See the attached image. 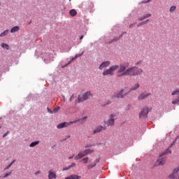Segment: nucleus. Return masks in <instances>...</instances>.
Here are the masks:
<instances>
[{"label":"nucleus","instance_id":"f257e3e1","mask_svg":"<svg viewBox=\"0 0 179 179\" xmlns=\"http://www.w3.org/2000/svg\"><path fill=\"white\" fill-rule=\"evenodd\" d=\"M143 73V69L134 66L127 69V76H138Z\"/></svg>","mask_w":179,"mask_h":179},{"label":"nucleus","instance_id":"f03ea898","mask_svg":"<svg viewBox=\"0 0 179 179\" xmlns=\"http://www.w3.org/2000/svg\"><path fill=\"white\" fill-rule=\"evenodd\" d=\"M114 66H116L115 71L117 78H122L123 76H127V66L124 64H115Z\"/></svg>","mask_w":179,"mask_h":179},{"label":"nucleus","instance_id":"7ed1b4c3","mask_svg":"<svg viewBox=\"0 0 179 179\" xmlns=\"http://www.w3.org/2000/svg\"><path fill=\"white\" fill-rule=\"evenodd\" d=\"M91 97H93V94L90 91H87L83 94H79L76 100V104H78V103H83V101H86V100H89Z\"/></svg>","mask_w":179,"mask_h":179},{"label":"nucleus","instance_id":"20e7f679","mask_svg":"<svg viewBox=\"0 0 179 179\" xmlns=\"http://www.w3.org/2000/svg\"><path fill=\"white\" fill-rule=\"evenodd\" d=\"M117 113L110 115L109 118L104 121L105 125H106V127H113L115 122V120H117Z\"/></svg>","mask_w":179,"mask_h":179},{"label":"nucleus","instance_id":"39448f33","mask_svg":"<svg viewBox=\"0 0 179 179\" xmlns=\"http://www.w3.org/2000/svg\"><path fill=\"white\" fill-rule=\"evenodd\" d=\"M116 69H117V66H115L114 65H113L109 69L103 71L102 73V75L103 76H113L114 75V72H115Z\"/></svg>","mask_w":179,"mask_h":179},{"label":"nucleus","instance_id":"423d86ee","mask_svg":"<svg viewBox=\"0 0 179 179\" xmlns=\"http://www.w3.org/2000/svg\"><path fill=\"white\" fill-rule=\"evenodd\" d=\"M128 92L124 94V90H120L119 92H114L111 95V99H124Z\"/></svg>","mask_w":179,"mask_h":179},{"label":"nucleus","instance_id":"0eeeda50","mask_svg":"<svg viewBox=\"0 0 179 179\" xmlns=\"http://www.w3.org/2000/svg\"><path fill=\"white\" fill-rule=\"evenodd\" d=\"M164 155H166V152L159 156L156 163L157 166H163L166 164V157H163Z\"/></svg>","mask_w":179,"mask_h":179},{"label":"nucleus","instance_id":"6e6552de","mask_svg":"<svg viewBox=\"0 0 179 179\" xmlns=\"http://www.w3.org/2000/svg\"><path fill=\"white\" fill-rule=\"evenodd\" d=\"M148 114H149V108L148 107H145L141 111V113L139 114V117H140V118H145V117H148Z\"/></svg>","mask_w":179,"mask_h":179},{"label":"nucleus","instance_id":"1a4fd4ad","mask_svg":"<svg viewBox=\"0 0 179 179\" xmlns=\"http://www.w3.org/2000/svg\"><path fill=\"white\" fill-rule=\"evenodd\" d=\"M110 64H111V62L105 61L100 64L99 69L101 71L104 69V68H107V66H109Z\"/></svg>","mask_w":179,"mask_h":179},{"label":"nucleus","instance_id":"9d476101","mask_svg":"<svg viewBox=\"0 0 179 179\" xmlns=\"http://www.w3.org/2000/svg\"><path fill=\"white\" fill-rule=\"evenodd\" d=\"M149 96H152V94L150 93L146 94L145 92H143L140 95H138V100H143V99H148Z\"/></svg>","mask_w":179,"mask_h":179},{"label":"nucleus","instance_id":"9b49d317","mask_svg":"<svg viewBox=\"0 0 179 179\" xmlns=\"http://www.w3.org/2000/svg\"><path fill=\"white\" fill-rule=\"evenodd\" d=\"M71 124H72V123H71V122H63V123L59 124L57 125V128H58L59 129H62V128H65L66 127H69V125H71Z\"/></svg>","mask_w":179,"mask_h":179},{"label":"nucleus","instance_id":"f8f14e48","mask_svg":"<svg viewBox=\"0 0 179 179\" xmlns=\"http://www.w3.org/2000/svg\"><path fill=\"white\" fill-rule=\"evenodd\" d=\"M107 129V126H100L97 127L95 130H94V134H97L99 132H101V131H106Z\"/></svg>","mask_w":179,"mask_h":179},{"label":"nucleus","instance_id":"ddd939ff","mask_svg":"<svg viewBox=\"0 0 179 179\" xmlns=\"http://www.w3.org/2000/svg\"><path fill=\"white\" fill-rule=\"evenodd\" d=\"M86 120H87V117H82L80 119H78L77 120L70 122V124H75L76 122H81V124H83V122H85V121H86Z\"/></svg>","mask_w":179,"mask_h":179},{"label":"nucleus","instance_id":"4468645a","mask_svg":"<svg viewBox=\"0 0 179 179\" xmlns=\"http://www.w3.org/2000/svg\"><path fill=\"white\" fill-rule=\"evenodd\" d=\"M85 156H86V155L85 154V151L80 152L78 153V155H76L74 157V159H75V160H79V159H82L83 157H85Z\"/></svg>","mask_w":179,"mask_h":179},{"label":"nucleus","instance_id":"2eb2a0df","mask_svg":"<svg viewBox=\"0 0 179 179\" xmlns=\"http://www.w3.org/2000/svg\"><path fill=\"white\" fill-rule=\"evenodd\" d=\"M48 173H49V175H48L49 179L57 178V175L55 174V173L52 172V171H50Z\"/></svg>","mask_w":179,"mask_h":179},{"label":"nucleus","instance_id":"dca6fc26","mask_svg":"<svg viewBox=\"0 0 179 179\" xmlns=\"http://www.w3.org/2000/svg\"><path fill=\"white\" fill-rule=\"evenodd\" d=\"M94 152V149H87L84 150V153L85 154V156H87V155H91V153H93Z\"/></svg>","mask_w":179,"mask_h":179},{"label":"nucleus","instance_id":"f3484780","mask_svg":"<svg viewBox=\"0 0 179 179\" xmlns=\"http://www.w3.org/2000/svg\"><path fill=\"white\" fill-rule=\"evenodd\" d=\"M82 55H83V52L80 55H76V57L74 58L71 59V60H70L69 62V63L67 64H66L64 66H68V65H69V64H71V62H72V61H73V59H76V58H78V57H82Z\"/></svg>","mask_w":179,"mask_h":179},{"label":"nucleus","instance_id":"a211bd4d","mask_svg":"<svg viewBox=\"0 0 179 179\" xmlns=\"http://www.w3.org/2000/svg\"><path fill=\"white\" fill-rule=\"evenodd\" d=\"M69 13H70L71 16H72L73 17L76 16V15H78V12L75 9L71 10L69 11Z\"/></svg>","mask_w":179,"mask_h":179},{"label":"nucleus","instance_id":"6ab92c4d","mask_svg":"<svg viewBox=\"0 0 179 179\" xmlns=\"http://www.w3.org/2000/svg\"><path fill=\"white\" fill-rule=\"evenodd\" d=\"M150 16H152V14H147L138 18V20L140 21L145 20V19H148V17H150Z\"/></svg>","mask_w":179,"mask_h":179},{"label":"nucleus","instance_id":"aec40b11","mask_svg":"<svg viewBox=\"0 0 179 179\" xmlns=\"http://www.w3.org/2000/svg\"><path fill=\"white\" fill-rule=\"evenodd\" d=\"M139 83H136L129 92H132V90H138L139 89Z\"/></svg>","mask_w":179,"mask_h":179},{"label":"nucleus","instance_id":"412c9836","mask_svg":"<svg viewBox=\"0 0 179 179\" xmlns=\"http://www.w3.org/2000/svg\"><path fill=\"white\" fill-rule=\"evenodd\" d=\"M16 31H19V27L15 26L10 29V33H16Z\"/></svg>","mask_w":179,"mask_h":179},{"label":"nucleus","instance_id":"4be33fe9","mask_svg":"<svg viewBox=\"0 0 179 179\" xmlns=\"http://www.w3.org/2000/svg\"><path fill=\"white\" fill-rule=\"evenodd\" d=\"M8 34H9V30L6 29L0 34V37H5V36H8Z\"/></svg>","mask_w":179,"mask_h":179},{"label":"nucleus","instance_id":"5701e85b","mask_svg":"<svg viewBox=\"0 0 179 179\" xmlns=\"http://www.w3.org/2000/svg\"><path fill=\"white\" fill-rule=\"evenodd\" d=\"M96 164H97V162H94V163H92V164L88 165V166H87V169H88V170H90V169H93V167H96Z\"/></svg>","mask_w":179,"mask_h":179},{"label":"nucleus","instance_id":"b1692460","mask_svg":"<svg viewBox=\"0 0 179 179\" xmlns=\"http://www.w3.org/2000/svg\"><path fill=\"white\" fill-rule=\"evenodd\" d=\"M38 143H40V141H34V142L31 143L29 146H30V148H34V146H37V145H38Z\"/></svg>","mask_w":179,"mask_h":179},{"label":"nucleus","instance_id":"393cba45","mask_svg":"<svg viewBox=\"0 0 179 179\" xmlns=\"http://www.w3.org/2000/svg\"><path fill=\"white\" fill-rule=\"evenodd\" d=\"M76 163H72L70 166H69L67 168H65L63 170L64 171H65V170H70V169H72L73 167H76Z\"/></svg>","mask_w":179,"mask_h":179},{"label":"nucleus","instance_id":"a878e982","mask_svg":"<svg viewBox=\"0 0 179 179\" xmlns=\"http://www.w3.org/2000/svg\"><path fill=\"white\" fill-rule=\"evenodd\" d=\"M1 47L2 48H6V50H9V45L6 44V43H1Z\"/></svg>","mask_w":179,"mask_h":179},{"label":"nucleus","instance_id":"bb28decb","mask_svg":"<svg viewBox=\"0 0 179 179\" xmlns=\"http://www.w3.org/2000/svg\"><path fill=\"white\" fill-rule=\"evenodd\" d=\"M15 162H16V160H13L10 164H8V166H7L4 170H9V169H10L12 167V164H13V163H15Z\"/></svg>","mask_w":179,"mask_h":179},{"label":"nucleus","instance_id":"cd10ccee","mask_svg":"<svg viewBox=\"0 0 179 179\" xmlns=\"http://www.w3.org/2000/svg\"><path fill=\"white\" fill-rule=\"evenodd\" d=\"M82 162L84 164H87V162H89V157H85L82 159Z\"/></svg>","mask_w":179,"mask_h":179},{"label":"nucleus","instance_id":"c85d7f7f","mask_svg":"<svg viewBox=\"0 0 179 179\" xmlns=\"http://www.w3.org/2000/svg\"><path fill=\"white\" fill-rule=\"evenodd\" d=\"M176 8H177L176 6H171V7L170 8L169 12L173 13V12H174V10H176Z\"/></svg>","mask_w":179,"mask_h":179},{"label":"nucleus","instance_id":"c756f323","mask_svg":"<svg viewBox=\"0 0 179 179\" xmlns=\"http://www.w3.org/2000/svg\"><path fill=\"white\" fill-rule=\"evenodd\" d=\"M172 96H176V94H179V90H176L171 93Z\"/></svg>","mask_w":179,"mask_h":179},{"label":"nucleus","instance_id":"7c9ffc66","mask_svg":"<svg viewBox=\"0 0 179 179\" xmlns=\"http://www.w3.org/2000/svg\"><path fill=\"white\" fill-rule=\"evenodd\" d=\"M148 22H149V20L143 21V22L140 23L139 25H138V27H139V26H143V24H146Z\"/></svg>","mask_w":179,"mask_h":179},{"label":"nucleus","instance_id":"2f4dec72","mask_svg":"<svg viewBox=\"0 0 179 179\" xmlns=\"http://www.w3.org/2000/svg\"><path fill=\"white\" fill-rule=\"evenodd\" d=\"M172 104H179V96L178 99H176L172 101Z\"/></svg>","mask_w":179,"mask_h":179},{"label":"nucleus","instance_id":"473e14b6","mask_svg":"<svg viewBox=\"0 0 179 179\" xmlns=\"http://www.w3.org/2000/svg\"><path fill=\"white\" fill-rule=\"evenodd\" d=\"M59 106H57L53 109V113H58L59 111Z\"/></svg>","mask_w":179,"mask_h":179},{"label":"nucleus","instance_id":"72a5a7b5","mask_svg":"<svg viewBox=\"0 0 179 179\" xmlns=\"http://www.w3.org/2000/svg\"><path fill=\"white\" fill-rule=\"evenodd\" d=\"M10 174H12V171H10L8 173H6L3 176V178H6V177H9V176H10Z\"/></svg>","mask_w":179,"mask_h":179},{"label":"nucleus","instance_id":"f704fd0d","mask_svg":"<svg viewBox=\"0 0 179 179\" xmlns=\"http://www.w3.org/2000/svg\"><path fill=\"white\" fill-rule=\"evenodd\" d=\"M142 64V61H138V62L135 63V65L138 66V65H141Z\"/></svg>","mask_w":179,"mask_h":179},{"label":"nucleus","instance_id":"c9c22d12","mask_svg":"<svg viewBox=\"0 0 179 179\" xmlns=\"http://www.w3.org/2000/svg\"><path fill=\"white\" fill-rule=\"evenodd\" d=\"M75 97H76V96H75V94H73V95L71 96V98H70V99H69L70 101H72L75 99Z\"/></svg>","mask_w":179,"mask_h":179},{"label":"nucleus","instance_id":"e433bc0d","mask_svg":"<svg viewBox=\"0 0 179 179\" xmlns=\"http://www.w3.org/2000/svg\"><path fill=\"white\" fill-rule=\"evenodd\" d=\"M118 40H120V38H115L113 41H118Z\"/></svg>","mask_w":179,"mask_h":179},{"label":"nucleus","instance_id":"4c0bfd02","mask_svg":"<svg viewBox=\"0 0 179 179\" xmlns=\"http://www.w3.org/2000/svg\"><path fill=\"white\" fill-rule=\"evenodd\" d=\"M110 103H111V101H106V106H108Z\"/></svg>","mask_w":179,"mask_h":179},{"label":"nucleus","instance_id":"58836bf2","mask_svg":"<svg viewBox=\"0 0 179 179\" xmlns=\"http://www.w3.org/2000/svg\"><path fill=\"white\" fill-rule=\"evenodd\" d=\"M8 134H9V131H7L6 134H4L3 135V138H5V136H6L8 135Z\"/></svg>","mask_w":179,"mask_h":179},{"label":"nucleus","instance_id":"ea45409f","mask_svg":"<svg viewBox=\"0 0 179 179\" xmlns=\"http://www.w3.org/2000/svg\"><path fill=\"white\" fill-rule=\"evenodd\" d=\"M48 111L50 113V114H52V110H50V108H48Z\"/></svg>","mask_w":179,"mask_h":179},{"label":"nucleus","instance_id":"a19ab883","mask_svg":"<svg viewBox=\"0 0 179 179\" xmlns=\"http://www.w3.org/2000/svg\"><path fill=\"white\" fill-rule=\"evenodd\" d=\"M179 139V136H176V138H175V142H176V141H178Z\"/></svg>","mask_w":179,"mask_h":179},{"label":"nucleus","instance_id":"79ce46f5","mask_svg":"<svg viewBox=\"0 0 179 179\" xmlns=\"http://www.w3.org/2000/svg\"><path fill=\"white\" fill-rule=\"evenodd\" d=\"M40 173V171H36V173H35V176H38V173Z\"/></svg>","mask_w":179,"mask_h":179},{"label":"nucleus","instance_id":"37998d69","mask_svg":"<svg viewBox=\"0 0 179 179\" xmlns=\"http://www.w3.org/2000/svg\"><path fill=\"white\" fill-rule=\"evenodd\" d=\"M83 35H82L80 37V40H83Z\"/></svg>","mask_w":179,"mask_h":179},{"label":"nucleus","instance_id":"c03bdc74","mask_svg":"<svg viewBox=\"0 0 179 179\" xmlns=\"http://www.w3.org/2000/svg\"><path fill=\"white\" fill-rule=\"evenodd\" d=\"M69 159H73V155L71 157H69Z\"/></svg>","mask_w":179,"mask_h":179},{"label":"nucleus","instance_id":"a18cd8bd","mask_svg":"<svg viewBox=\"0 0 179 179\" xmlns=\"http://www.w3.org/2000/svg\"><path fill=\"white\" fill-rule=\"evenodd\" d=\"M91 145H85V148H90Z\"/></svg>","mask_w":179,"mask_h":179},{"label":"nucleus","instance_id":"49530a36","mask_svg":"<svg viewBox=\"0 0 179 179\" xmlns=\"http://www.w3.org/2000/svg\"><path fill=\"white\" fill-rule=\"evenodd\" d=\"M173 143H176V141H175V142H173ZM173 143H172V144H171V146H173Z\"/></svg>","mask_w":179,"mask_h":179},{"label":"nucleus","instance_id":"de8ad7c7","mask_svg":"<svg viewBox=\"0 0 179 179\" xmlns=\"http://www.w3.org/2000/svg\"><path fill=\"white\" fill-rule=\"evenodd\" d=\"M169 153H171V151H169Z\"/></svg>","mask_w":179,"mask_h":179},{"label":"nucleus","instance_id":"09e8293b","mask_svg":"<svg viewBox=\"0 0 179 179\" xmlns=\"http://www.w3.org/2000/svg\"><path fill=\"white\" fill-rule=\"evenodd\" d=\"M69 2H71V0H69Z\"/></svg>","mask_w":179,"mask_h":179},{"label":"nucleus","instance_id":"8fccbe9b","mask_svg":"<svg viewBox=\"0 0 179 179\" xmlns=\"http://www.w3.org/2000/svg\"><path fill=\"white\" fill-rule=\"evenodd\" d=\"M149 1H152V0H149Z\"/></svg>","mask_w":179,"mask_h":179},{"label":"nucleus","instance_id":"3c124183","mask_svg":"<svg viewBox=\"0 0 179 179\" xmlns=\"http://www.w3.org/2000/svg\"><path fill=\"white\" fill-rule=\"evenodd\" d=\"M0 6H1V3H0Z\"/></svg>","mask_w":179,"mask_h":179}]
</instances>
